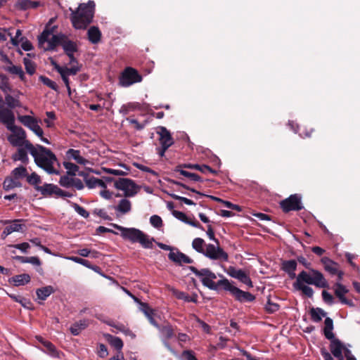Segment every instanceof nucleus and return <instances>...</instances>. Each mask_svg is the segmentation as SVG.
Segmentation results:
<instances>
[{
    "mask_svg": "<svg viewBox=\"0 0 360 360\" xmlns=\"http://www.w3.org/2000/svg\"><path fill=\"white\" fill-rule=\"evenodd\" d=\"M29 152L34 158L36 165L48 174H58L54 165L58 163L55 154L49 149L41 145L34 146L28 143Z\"/></svg>",
    "mask_w": 360,
    "mask_h": 360,
    "instance_id": "nucleus-1",
    "label": "nucleus"
},
{
    "mask_svg": "<svg viewBox=\"0 0 360 360\" xmlns=\"http://www.w3.org/2000/svg\"><path fill=\"white\" fill-rule=\"evenodd\" d=\"M70 10V20L73 27L76 30H85L93 20L95 3L90 0L86 4H80L76 11Z\"/></svg>",
    "mask_w": 360,
    "mask_h": 360,
    "instance_id": "nucleus-2",
    "label": "nucleus"
},
{
    "mask_svg": "<svg viewBox=\"0 0 360 360\" xmlns=\"http://www.w3.org/2000/svg\"><path fill=\"white\" fill-rule=\"evenodd\" d=\"M6 120L1 123L5 124L8 130L11 131V134L8 136V142L13 146L16 147L25 146L29 150L28 143L30 141L26 139L25 131L21 127L15 125V115L5 117Z\"/></svg>",
    "mask_w": 360,
    "mask_h": 360,
    "instance_id": "nucleus-3",
    "label": "nucleus"
},
{
    "mask_svg": "<svg viewBox=\"0 0 360 360\" xmlns=\"http://www.w3.org/2000/svg\"><path fill=\"white\" fill-rule=\"evenodd\" d=\"M55 26L48 28L46 26L45 30L39 36V46L44 51L55 49V48L62 44V41L65 38V35L63 34H54Z\"/></svg>",
    "mask_w": 360,
    "mask_h": 360,
    "instance_id": "nucleus-4",
    "label": "nucleus"
},
{
    "mask_svg": "<svg viewBox=\"0 0 360 360\" xmlns=\"http://www.w3.org/2000/svg\"><path fill=\"white\" fill-rule=\"evenodd\" d=\"M295 283L314 285L319 288H324L328 286V281L323 274L314 269H309V271H302L296 277Z\"/></svg>",
    "mask_w": 360,
    "mask_h": 360,
    "instance_id": "nucleus-5",
    "label": "nucleus"
},
{
    "mask_svg": "<svg viewBox=\"0 0 360 360\" xmlns=\"http://www.w3.org/2000/svg\"><path fill=\"white\" fill-rule=\"evenodd\" d=\"M189 269L197 277L200 279L202 285L209 289L217 290L219 287L223 288V284H220L221 279L215 283L214 279L217 278V276L209 269H201L198 270L195 266H190Z\"/></svg>",
    "mask_w": 360,
    "mask_h": 360,
    "instance_id": "nucleus-6",
    "label": "nucleus"
},
{
    "mask_svg": "<svg viewBox=\"0 0 360 360\" xmlns=\"http://www.w3.org/2000/svg\"><path fill=\"white\" fill-rule=\"evenodd\" d=\"M220 284H223V288L226 291H229L239 302H252L255 299V296L251 293L248 292H245L239 289L238 288L231 285L229 281L226 278H224L223 279H221Z\"/></svg>",
    "mask_w": 360,
    "mask_h": 360,
    "instance_id": "nucleus-7",
    "label": "nucleus"
},
{
    "mask_svg": "<svg viewBox=\"0 0 360 360\" xmlns=\"http://www.w3.org/2000/svg\"><path fill=\"white\" fill-rule=\"evenodd\" d=\"M18 120L25 127L32 131L41 141L46 144H50L49 141L43 137L44 131L41 127L39 125L37 120L30 115H20L18 117Z\"/></svg>",
    "mask_w": 360,
    "mask_h": 360,
    "instance_id": "nucleus-8",
    "label": "nucleus"
},
{
    "mask_svg": "<svg viewBox=\"0 0 360 360\" xmlns=\"http://www.w3.org/2000/svg\"><path fill=\"white\" fill-rule=\"evenodd\" d=\"M114 186L124 192L125 197H134L139 191V187L135 182L127 178H119L114 183Z\"/></svg>",
    "mask_w": 360,
    "mask_h": 360,
    "instance_id": "nucleus-9",
    "label": "nucleus"
},
{
    "mask_svg": "<svg viewBox=\"0 0 360 360\" xmlns=\"http://www.w3.org/2000/svg\"><path fill=\"white\" fill-rule=\"evenodd\" d=\"M142 76L139 72L131 67L126 68L120 77V84L123 87H128L135 83L141 82Z\"/></svg>",
    "mask_w": 360,
    "mask_h": 360,
    "instance_id": "nucleus-10",
    "label": "nucleus"
},
{
    "mask_svg": "<svg viewBox=\"0 0 360 360\" xmlns=\"http://www.w3.org/2000/svg\"><path fill=\"white\" fill-rule=\"evenodd\" d=\"M203 255L212 260L227 262L229 259L228 254L219 246V244L217 246L213 244L206 245Z\"/></svg>",
    "mask_w": 360,
    "mask_h": 360,
    "instance_id": "nucleus-11",
    "label": "nucleus"
},
{
    "mask_svg": "<svg viewBox=\"0 0 360 360\" xmlns=\"http://www.w3.org/2000/svg\"><path fill=\"white\" fill-rule=\"evenodd\" d=\"M280 206L284 212L290 211H299L303 208L301 196L298 194L290 195L288 198L280 202Z\"/></svg>",
    "mask_w": 360,
    "mask_h": 360,
    "instance_id": "nucleus-12",
    "label": "nucleus"
},
{
    "mask_svg": "<svg viewBox=\"0 0 360 360\" xmlns=\"http://www.w3.org/2000/svg\"><path fill=\"white\" fill-rule=\"evenodd\" d=\"M112 226L121 231V236L124 239L131 243H138L140 236L142 235V231L135 228H124L115 224H112Z\"/></svg>",
    "mask_w": 360,
    "mask_h": 360,
    "instance_id": "nucleus-13",
    "label": "nucleus"
},
{
    "mask_svg": "<svg viewBox=\"0 0 360 360\" xmlns=\"http://www.w3.org/2000/svg\"><path fill=\"white\" fill-rule=\"evenodd\" d=\"M227 273L232 278L238 279L250 288L252 287V282L250 276L243 270L236 269L233 266H229Z\"/></svg>",
    "mask_w": 360,
    "mask_h": 360,
    "instance_id": "nucleus-14",
    "label": "nucleus"
},
{
    "mask_svg": "<svg viewBox=\"0 0 360 360\" xmlns=\"http://www.w3.org/2000/svg\"><path fill=\"white\" fill-rule=\"evenodd\" d=\"M159 135V142L161 146L169 148L174 143L173 138L170 132L165 127H158L157 131Z\"/></svg>",
    "mask_w": 360,
    "mask_h": 360,
    "instance_id": "nucleus-15",
    "label": "nucleus"
},
{
    "mask_svg": "<svg viewBox=\"0 0 360 360\" xmlns=\"http://www.w3.org/2000/svg\"><path fill=\"white\" fill-rule=\"evenodd\" d=\"M334 292L335 295L342 304L349 306L354 305L352 300H349L345 297V295L348 292V290L345 285L341 284L340 282H337L334 285Z\"/></svg>",
    "mask_w": 360,
    "mask_h": 360,
    "instance_id": "nucleus-16",
    "label": "nucleus"
},
{
    "mask_svg": "<svg viewBox=\"0 0 360 360\" xmlns=\"http://www.w3.org/2000/svg\"><path fill=\"white\" fill-rule=\"evenodd\" d=\"M169 259L173 262L182 265L183 264H192L193 259L185 254L176 250V252H170L168 255Z\"/></svg>",
    "mask_w": 360,
    "mask_h": 360,
    "instance_id": "nucleus-17",
    "label": "nucleus"
},
{
    "mask_svg": "<svg viewBox=\"0 0 360 360\" xmlns=\"http://www.w3.org/2000/svg\"><path fill=\"white\" fill-rule=\"evenodd\" d=\"M330 350L333 355L339 359H344L342 356V352L345 349V346L343 344L338 340L333 338V339H330Z\"/></svg>",
    "mask_w": 360,
    "mask_h": 360,
    "instance_id": "nucleus-18",
    "label": "nucleus"
},
{
    "mask_svg": "<svg viewBox=\"0 0 360 360\" xmlns=\"http://www.w3.org/2000/svg\"><path fill=\"white\" fill-rule=\"evenodd\" d=\"M297 261L295 259L284 260L281 263V269L285 271L290 279L295 278V271L297 269Z\"/></svg>",
    "mask_w": 360,
    "mask_h": 360,
    "instance_id": "nucleus-19",
    "label": "nucleus"
},
{
    "mask_svg": "<svg viewBox=\"0 0 360 360\" xmlns=\"http://www.w3.org/2000/svg\"><path fill=\"white\" fill-rule=\"evenodd\" d=\"M36 190L39 191L44 196H51L55 195L58 197V192H60V188L52 184H45L43 186H37Z\"/></svg>",
    "mask_w": 360,
    "mask_h": 360,
    "instance_id": "nucleus-20",
    "label": "nucleus"
},
{
    "mask_svg": "<svg viewBox=\"0 0 360 360\" xmlns=\"http://www.w3.org/2000/svg\"><path fill=\"white\" fill-rule=\"evenodd\" d=\"M117 216L129 213L131 210V202L127 198L121 199L118 204L113 207Z\"/></svg>",
    "mask_w": 360,
    "mask_h": 360,
    "instance_id": "nucleus-21",
    "label": "nucleus"
},
{
    "mask_svg": "<svg viewBox=\"0 0 360 360\" xmlns=\"http://www.w3.org/2000/svg\"><path fill=\"white\" fill-rule=\"evenodd\" d=\"M139 309L145 314V316L148 318L150 323L156 328H159V325L155 321L153 318L155 314L154 310L150 307V306L146 302H140Z\"/></svg>",
    "mask_w": 360,
    "mask_h": 360,
    "instance_id": "nucleus-22",
    "label": "nucleus"
},
{
    "mask_svg": "<svg viewBox=\"0 0 360 360\" xmlns=\"http://www.w3.org/2000/svg\"><path fill=\"white\" fill-rule=\"evenodd\" d=\"M321 262L323 264L324 269L326 271L332 275H335L336 273H338V264L336 262L326 257H323L321 259Z\"/></svg>",
    "mask_w": 360,
    "mask_h": 360,
    "instance_id": "nucleus-23",
    "label": "nucleus"
},
{
    "mask_svg": "<svg viewBox=\"0 0 360 360\" xmlns=\"http://www.w3.org/2000/svg\"><path fill=\"white\" fill-rule=\"evenodd\" d=\"M66 156L69 159L75 160L78 164L86 165L88 163V160L81 156L80 151L75 149H69L66 152Z\"/></svg>",
    "mask_w": 360,
    "mask_h": 360,
    "instance_id": "nucleus-24",
    "label": "nucleus"
},
{
    "mask_svg": "<svg viewBox=\"0 0 360 360\" xmlns=\"http://www.w3.org/2000/svg\"><path fill=\"white\" fill-rule=\"evenodd\" d=\"M89 324V321L88 319L80 320L71 326L70 328V332L73 335H78Z\"/></svg>",
    "mask_w": 360,
    "mask_h": 360,
    "instance_id": "nucleus-25",
    "label": "nucleus"
},
{
    "mask_svg": "<svg viewBox=\"0 0 360 360\" xmlns=\"http://www.w3.org/2000/svg\"><path fill=\"white\" fill-rule=\"evenodd\" d=\"M87 35L89 41L94 44L98 43L101 38V32L96 26H92L88 30Z\"/></svg>",
    "mask_w": 360,
    "mask_h": 360,
    "instance_id": "nucleus-26",
    "label": "nucleus"
},
{
    "mask_svg": "<svg viewBox=\"0 0 360 360\" xmlns=\"http://www.w3.org/2000/svg\"><path fill=\"white\" fill-rule=\"evenodd\" d=\"M85 183L86 186L91 189L95 188L96 187H100L101 188H107L105 183L103 180L94 176H91L89 178L85 177Z\"/></svg>",
    "mask_w": 360,
    "mask_h": 360,
    "instance_id": "nucleus-27",
    "label": "nucleus"
},
{
    "mask_svg": "<svg viewBox=\"0 0 360 360\" xmlns=\"http://www.w3.org/2000/svg\"><path fill=\"white\" fill-rule=\"evenodd\" d=\"M173 293L176 296V297L179 300H182L187 302L196 303L198 302L197 294H193L192 295H189L184 292L179 291L177 290H173Z\"/></svg>",
    "mask_w": 360,
    "mask_h": 360,
    "instance_id": "nucleus-28",
    "label": "nucleus"
},
{
    "mask_svg": "<svg viewBox=\"0 0 360 360\" xmlns=\"http://www.w3.org/2000/svg\"><path fill=\"white\" fill-rule=\"evenodd\" d=\"M61 46L67 55H71V53H75L77 51V44L69 40L66 36L63 40Z\"/></svg>",
    "mask_w": 360,
    "mask_h": 360,
    "instance_id": "nucleus-29",
    "label": "nucleus"
},
{
    "mask_svg": "<svg viewBox=\"0 0 360 360\" xmlns=\"http://www.w3.org/2000/svg\"><path fill=\"white\" fill-rule=\"evenodd\" d=\"M311 319L316 323L320 322L323 317H326L327 314L321 308H311L309 311Z\"/></svg>",
    "mask_w": 360,
    "mask_h": 360,
    "instance_id": "nucleus-30",
    "label": "nucleus"
},
{
    "mask_svg": "<svg viewBox=\"0 0 360 360\" xmlns=\"http://www.w3.org/2000/svg\"><path fill=\"white\" fill-rule=\"evenodd\" d=\"M20 186L21 183L19 181V180L12 176L6 177L3 183V188L6 191Z\"/></svg>",
    "mask_w": 360,
    "mask_h": 360,
    "instance_id": "nucleus-31",
    "label": "nucleus"
},
{
    "mask_svg": "<svg viewBox=\"0 0 360 360\" xmlns=\"http://www.w3.org/2000/svg\"><path fill=\"white\" fill-rule=\"evenodd\" d=\"M324 328L323 333L326 339L330 340L333 339L334 334L333 333V321L332 319L329 317H326L324 321Z\"/></svg>",
    "mask_w": 360,
    "mask_h": 360,
    "instance_id": "nucleus-32",
    "label": "nucleus"
},
{
    "mask_svg": "<svg viewBox=\"0 0 360 360\" xmlns=\"http://www.w3.org/2000/svg\"><path fill=\"white\" fill-rule=\"evenodd\" d=\"M54 292V289L51 285H47L36 290L37 298L41 300H45L52 293Z\"/></svg>",
    "mask_w": 360,
    "mask_h": 360,
    "instance_id": "nucleus-33",
    "label": "nucleus"
},
{
    "mask_svg": "<svg viewBox=\"0 0 360 360\" xmlns=\"http://www.w3.org/2000/svg\"><path fill=\"white\" fill-rule=\"evenodd\" d=\"M158 328L159 329L161 333L162 340H168L174 335L173 328L170 324H166L162 327L159 326V328Z\"/></svg>",
    "mask_w": 360,
    "mask_h": 360,
    "instance_id": "nucleus-34",
    "label": "nucleus"
},
{
    "mask_svg": "<svg viewBox=\"0 0 360 360\" xmlns=\"http://www.w3.org/2000/svg\"><path fill=\"white\" fill-rule=\"evenodd\" d=\"M6 104L7 108L12 110V109L20 107L21 103L18 98H15L10 94L5 96L4 105Z\"/></svg>",
    "mask_w": 360,
    "mask_h": 360,
    "instance_id": "nucleus-35",
    "label": "nucleus"
},
{
    "mask_svg": "<svg viewBox=\"0 0 360 360\" xmlns=\"http://www.w3.org/2000/svg\"><path fill=\"white\" fill-rule=\"evenodd\" d=\"M4 69L12 75H18L21 79L24 78L25 75L20 66L14 65L11 63L9 65H4Z\"/></svg>",
    "mask_w": 360,
    "mask_h": 360,
    "instance_id": "nucleus-36",
    "label": "nucleus"
},
{
    "mask_svg": "<svg viewBox=\"0 0 360 360\" xmlns=\"http://www.w3.org/2000/svg\"><path fill=\"white\" fill-rule=\"evenodd\" d=\"M10 115L13 116L14 113L11 110L4 108V100L3 96L0 94V122L6 120V118L4 117H8Z\"/></svg>",
    "mask_w": 360,
    "mask_h": 360,
    "instance_id": "nucleus-37",
    "label": "nucleus"
},
{
    "mask_svg": "<svg viewBox=\"0 0 360 360\" xmlns=\"http://www.w3.org/2000/svg\"><path fill=\"white\" fill-rule=\"evenodd\" d=\"M293 287L297 290L302 291V292L308 297H312L314 295V290L308 285L294 283Z\"/></svg>",
    "mask_w": 360,
    "mask_h": 360,
    "instance_id": "nucleus-38",
    "label": "nucleus"
},
{
    "mask_svg": "<svg viewBox=\"0 0 360 360\" xmlns=\"http://www.w3.org/2000/svg\"><path fill=\"white\" fill-rule=\"evenodd\" d=\"M12 281L15 286L24 285L30 281V276L27 274H22L12 278Z\"/></svg>",
    "mask_w": 360,
    "mask_h": 360,
    "instance_id": "nucleus-39",
    "label": "nucleus"
},
{
    "mask_svg": "<svg viewBox=\"0 0 360 360\" xmlns=\"http://www.w3.org/2000/svg\"><path fill=\"white\" fill-rule=\"evenodd\" d=\"M154 240V238H150L148 235L142 231V235L140 236L138 243H140L141 245L144 248L151 249L153 248V243Z\"/></svg>",
    "mask_w": 360,
    "mask_h": 360,
    "instance_id": "nucleus-40",
    "label": "nucleus"
},
{
    "mask_svg": "<svg viewBox=\"0 0 360 360\" xmlns=\"http://www.w3.org/2000/svg\"><path fill=\"white\" fill-rule=\"evenodd\" d=\"M21 221V219H15L11 221V225L6 226L9 231L11 232V233H12L13 232L22 231V229L25 226V225L19 223ZM8 222H10V221H6L5 224H7Z\"/></svg>",
    "mask_w": 360,
    "mask_h": 360,
    "instance_id": "nucleus-41",
    "label": "nucleus"
},
{
    "mask_svg": "<svg viewBox=\"0 0 360 360\" xmlns=\"http://www.w3.org/2000/svg\"><path fill=\"white\" fill-rule=\"evenodd\" d=\"M108 341L115 349L121 352V349L123 347V342L122 340L118 338L111 335H109L108 337Z\"/></svg>",
    "mask_w": 360,
    "mask_h": 360,
    "instance_id": "nucleus-42",
    "label": "nucleus"
},
{
    "mask_svg": "<svg viewBox=\"0 0 360 360\" xmlns=\"http://www.w3.org/2000/svg\"><path fill=\"white\" fill-rule=\"evenodd\" d=\"M205 243L203 239L200 238H195L192 242L193 248L199 253L204 254L205 248Z\"/></svg>",
    "mask_w": 360,
    "mask_h": 360,
    "instance_id": "nucleus-43",
    "label": "nucleus"
},
{
    "mask_svg": "<svg viewBox=\"0 0 360 360\" xmlns=\"http://www.w3.org/2000/svg\"><path fill=\"white\" fill-rule=\"evenodd\" d=\"M63 166L67 170V173L70 176H75L79 171V167L70 162H63Z\"/></svg>",
    "mask_w": 360,
    "mask_h": 360,
    "instance_id": "nucleus-44",
    "label": "nucleus"
},
{
    "mask_svg": "<svg viewBox=\"0 0 360 360\" xmlns=\"http://www.w3.org/2000/svg\"><path fill=\"white\" fill-rule=\"evenodd\" d=\"M175 171L179 172L181 175L189 178L191 181H202L201 177L195 173H191V172H187L186 170L179 169V167H177L175 169Z\"/></svg>",
    "mask_w": 360,
    "mask_h": 360,
    "instance_id": "nucleus-45",
    "label": "nucleus"
},
{
    "mask_svg": "<svg viewBox=\"0 0 360 360\" xmlns=\"http://www.w3.org/2000/svg\"><path fill=\"white\" fill-rule=\"evenodd\" d=\"M12 174L18 180L24 178L27 175V169L23 166L16 167L12 171Z\"/></svg>",
    "mask_w": 360,
    "mask_h": 360,
    "instance_id": "nucleus-46",
    "label": "nucleus"
},
{
    "mask_svg": "<svg viewBox=\"0 0 360 360\" xmlns=\"http://www.w3.org/2000/svg\"><path fill=\"white\" fill-rule=\"evenodd\" d=\"M210 197L216 201L222 202L224 205V206L226 207L227 208L234 210H236L238 212L241 211L240 207L238 205L233 204L229 201H226V200H221L217 197H214V196H210Z\"/></svg>",
    "mask_w": 360,
    "mask_h": 360,
    "instance_id": "nucleus-47",
    "label": "nucleus"
},
{
    "mask_svg": "<svg viewBox=\"0 0 360 360\" xmlns=\"http://www.w3.org/2000/svg\"><path fill=\"white\" fill-rule=\"evenodd\" d=\"M14 160H20L26 162L28 160L27 152L23 148H18V152L13 156Z\"/></svg>",
    "mask_w": 360,
    "mask_h": 360,
    "instance_id": "nucleus-48",
    "label": "nucleus"
},
{
    "mask_svg": "<svg viewBox=\"0 0 360 360\" xmlns=\"http://www.w3.org/2000/svg\"><path fill=\"white\" fill-rule=\"evenodd\" d=\"M71 206L75 211L84 218H88L89 213L82 206L75 202H71Z\"/></svg>",
    "mask_w": 360,
    "mask_h": 360,
    "instance_id": "nucleus-49",
    "label": "nucleus"
},
{
    "mask_svg": "<svg viewBox=\"0 0 360 360\" xmlns=\"http://www.w3.org/2000/svg\"><path fill=\"white\" fill-rule=\"evenodd\" d=\"M39 79L44 85L49 86L54 91H58V85L54 81L45 76H40Z\"/></svg>",
    "mask_w": 360,
    "mask_h": 360,
    "instance_id": "nucleus-50",
    "label": "nucleus"
},
{
    "mask_svg": "<svg viewBox=\"0 0 360 360\" xmlns=\"http://www.w3.org/2000/svg\"><path fill=\"white\" fill-rule=\"evenodd\" d=\"M74 178L69 177L68 176H62L60 178L59 184L61 186L65 188L72 187V181Z\"/></svg>",
    "mask_w": 360,
    "mask_h": 360,
    "instance_id": "nucleus-51",
    "label": "nucleus"
},
{
    "mask_svg": "<svg viewBox=\"0 0 360 360\" xmlns=\"http://www.w3.org/2000/svg\"><path fill=\"white\" fill-rule=\"evenodd\" d=\"M66 259L75 262V263L82 264L87 268L89 267L90 262L84 259L78 257H74V256H69L65 257Z\"/></svg>",
    "mask_w": 360,
    "mask_h": 360,
    "instance_id": "nucleus-52",
    "label": "nucleus"
},
{
    "mask_svg": "<svg viewBox=\"0 0 360 360\" xmlns=\"http://www.w3.org/2000/svg\"><path fill=\"white\" fill-rule=\"evenodd\" d=\"M31 0H18L16 3V8L22 10L26 11L30 8Z\"/></svg>",
    "mask_w": 360,
    "mask_h": 360,
    "instance_id": "nucleus-53",
    "label": "nucleus"
},
{
    "mask_svg": "<svg viewBox=\"0 0 360 360\" xmlns=\"http://www.w3.org/2000/svg\"><path fill=\"white\" fill-rule=\"evenodd\" d=\"M44 347L47 349L49 354L53 356H56L58 355V352L55 347V346L50 342L45 341L43 342Z\"/></svg>",
    "mask_w": 360,
    "mask_h": 360,
    "instance_id": "nucleus-54",
    "label": "nucleus"
},
{
    "mask_svg": "<svg viewBox=\"0 0 360 360\" xmlns=\"http://www.w3.org/2000/svg\"><path fill=\"white\" fill-rule=\"evenodd\" d=\"M150 222L155 228H160L162 226V220L161 217L158 215H153L150 217Z\"/></svg>",
    "mask_w": 360,
    "mask_h": 360,
    "instance_id": "nucleus-55",
    "label": "nucleus"
},
{
    "mask_svg": "<svg viewBox=\"0 0 360 360\" xmlns=\"http://www.w3.org/2000/svg\"><path fill=\"white\" fill-rule=\"evenodd\" d=\"M9 247L18 249L23 253H27L28 249H30V245L28 243L25 242L19 244L11 245H9Z\"/></svg>",
    "mask_w": 360,
    "mask_h": 360,
    "instance_id": "nucleus-56",
    "label": "nucleus"
},
{
    "mask_svg": "<svg viewBox=\"0 0 360 360\" xmlns=\"http://www.w3.org/2000/svg\"><path fill=\"white\" fill-rule=\"evenodd\" d=\"M169 195L174 200H180L181 202L188 205H195V202L188 199V198H186L185 197H181V196H179L178 195H176L174 193H171L169 194Z\"/></svg>",
    "mask_w": 360,
    "mask_h": 360,
    "instance_id": "nucleus-57",
    "label": "nucleus"
},
{
    "mask_svg": "<svg viewBox=\"0 0 360 360\" xmlns=\"http://www.w3.org/2000/svg\"><path fill=\"white\" fill-rule=\"evenodd\" d=\"M24 64L26 71L28 74L32 75L34 73L35 66L32 61H30L29 59L24 58Z\"/></svg>",
    "mask_w": 360,
    "mask_h": 360,
    "instance_id": "nucleus-58",
    "label": "nucleus"
},
{
    "mask_svg": "<svg viewBox=\"0 0 360 360\" xmlns=\"http://www.w3.org/2000/svg\"><path fill=\"white\" fill-rule=\"evenodd\" d=\"M79 71L78 65H73L71 68L64 67L63 72L69 75H75Z\"/></svg>",
    "mask_w": 360,
    "mask_h": 360,
    "instance_id": "nucleus-59",
    "label": "nucleus"
},
{
    "mask_svg": "<svg viewBox=\"0 0 360 360\" xmlns=\"http://www.w3.org/2000/svg\"><path fill=\"white\" fill-rule=\"evenodd\" d=\"M27 180L29 184L32 185H37L41 182L39 176L36 173H32L28 176Z\"/></svg>",
    "mask_w": 360,
    "mask_h": 360,
    "instance_id": "nucleus-60",
    "label": "nucleus"
},
{
    "mask_svg": "<svg viewBox=\"0 0 360 360\" xmlns=\"http://www.w3.org/2000/svg\"><path fill=\"white\" fill-rule=\"evenodd\" d=\"M173 216L176 218L177 219L180 220L181 221H183L184 223H187L188 218L187 216L182 212L174 210L172 212Z\"/></svg>",
    "mask_w": 360,
    "mask_h": 360,
    "instance_id": "nucleus-61",
    "label": "nucleus"
},
{
    "mask_svg": "<svg viewBox=\"0 0 360 360\" xmlns=\"http://www.w3.org/2000/svg\"><path fill=\"white\" fill-rule=\"evenodd\" d=\"M322 297L323 301L328 304L331 305L334 303V298L333 295L326 290L322 292Z\"/></svg>",
    "mask_w": 360,
    "mask_h": 360,
    "instance_id": "nucleus-62",
    "label": "nucleus"
},
{
    "mask_svg": "<svg viewBox=\"0 0 360 360\" xmlns=\"http://www.w3.org/2000/svg\"><path fill=\"white\" fill-rule=\"evenodd\" d=\"M265 309L267 311L270 313H274L278 310L279 305L275 303H272L270 301L267 302L266 304Z\"/></svg>",
    "mask_w": 360,
    "mask_h": 360,
    "instance_id": "nucleus-63",
    "label": "nucleus"
},
{
    "mask_svg": "<svg viewBox=\"0 0 360 360\" xmlns=\"http://www.w3.org/2000/svg\"><path fill=\"white\" fill-rule=\"evenodd\" d=\"M182 356L184 357L186 360H198L195 355L193 352L191 350H185L182 353Z\"/></svg>",
    "mask_w": 360,
    "mask_h": 360,
    "instance_id": "nucleus-64",
    "label": "nucleus"
}]
</instances>
